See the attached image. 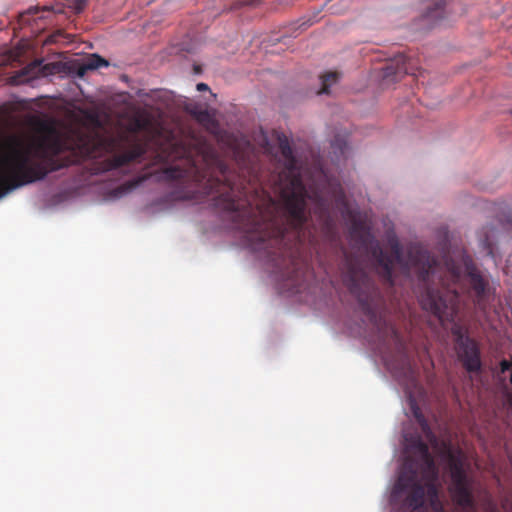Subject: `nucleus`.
Wrapping results in <instances>:
<instances>
[{"instance_id":"1","label":"nucleus","mask_w":512,"mask_h":512,"mask_svg":"<svg viewBox=\"0 0 512 512\" xmlns=\"http://www.w3.org/2000/svg\"><path fill=\"white\" fill-rule=\"evenodd\" d=\"M280 150L285 159V169L276 180V191L284 208L281 216L269 195L263 194L261 203L257 200L258 165L249 144L244 148L233 147L237 173L214 151L207 152L203 158H209L221 175V179L208 180L207 194H218L215 206L228 213L234 228L243 233L253 251L265 253L279 272L292 278L300 262L301 245L314 243L318 231L328 241L336 240L338 233L328 201L317 192L312 195L307 192L287 140L280 142Z\"/></svg>"},{"instance_id":"2","label":"nucleus","mask_w":512,"mask_h":512,"mask_svg":"<svg viewBox=\"0 0 512 512\" xmlns=\"http://www.w3.org/2000/svg\"><path fill=\"white\" fill-rule=\"evenodd\" d=\"M351 222V239L370 254L377 264L379 275L387 284H395V263L403 266L406 273L413 270L423 288L419 296L421 307L441 323L454 320L459 309L460 291L463 290L462 270L458 263L445 257L441 265L430 252L417 244L408 248L405 261L402 246L396 237L388 241L391 250V255H388L363 221L352 217Z\"/></svg>"},{"instance_id":"3","label":"nucleus","mask_w":512,"mask_h":512,"mask_svg":"<svg viewBox=\"0 0 512 512\" xmlns=\"http://www.w3.org/2000/svg\"><path fill=\"white\" fill-rule=\"evenodd\" d=\"M103 143L90 145L79 140L69 145L58 136L24 143L14 141L0 154V197L11 190L43 180L48 174L86 158H94Z\"/></svg>"},{"instance_id":"4","label":"nucleus","mask_w":512,"mask_h":512,"mask_svg":"<svg viewBox=\"0 0 512 512\" xmlns=\"http://www.w3.org/2000/svg\"><path fill=\"white\" fill-rule=\"evenodd\" d=\"M412 448L414 455L405 458L393 488V497H402L404 512H427V503L433 512H446L439 499V470L428 445L420 438Z\"/></svg>"},{"instance_id":"5","label":"nucleus","mask_w":512,"mask_h":512,"mask_svg":"<svg viewBox=\"0 0 512 512\" xmlns=\"http://www.w3.org/2000/svg\"><path fill=\"white\" fill-rule=\"evenodd\" d=\"M343 283L357 298L359 306L368 322L384 340H391L400 353L406 352V343L394 325L388 322L381 311L382 298L378 288L368 276L361 263L346 256Z\"/></svg>"},{"instance_id":"6","label":"nucleus","mask_w":512,"mask_h":512,"mask_svg":"<svg viewBox=\"0 0 512 512\" xmlns=\"http://www.w3.org/2000/svg\"><path fill=\"white\" fill-rule=\"evenodd\" d=\"M448 468L451 476L450 492L457 506L464 512H479L473 499L471 485L462 459L447 449ZM503 512H512V493L504 492L501 499ZM480 512H500L492 495L485 492L480 503Z\"/></svg>"},{"instance_id":"7","label":"nucleus","mask_w":512,"mask_h":512,"mask_svg":"<svg viewBox=\"0 0 512 512\" xmlns=\"http://www.w3.org/2000/svg\"><path fill=\"white\" fill-rule=\"evenodd\" d=\"M455 337L457 358L463 368L469 373H478L482 369L481 352L478 343L466 335L461 327L452 329Z\"/></svg>"},{"instance_id":"8","label":"nucleus","mask_w":512,"mask_h":512,"mask_svg":"<svg viewBox=\"0 0 512 512\" xmlns=\"http://www.w3.org/2000/svg\"><path fill=\"white\" fill-rule=\"evenodd\" d=\"M465 281L469 285L468 296L481 311H486L490 296L489 281L473 265H467Z\"/></svg>"},{"instance_id":"9","label":"nucleus","mask_w":512,"mask_h":512,"mask_svg":"<svg viewBox=\"0 0 512 512\" xmlns=\"http://www.w3.org/2000/svg\"><path fill=\"white\" fill-rule=\"evenodd\" d=\"M383 79L386 81H395L406 74L413 73V67L405 55H399L383 68Z\"/></svg>"},{"instance_id":"10","label":"nucleus","mask_w":512,"mask_h":512,"mask_svg":"<svg viewBox=\"0 0 512 512\" xmlns=\"http://www.w3.org/2000/svg\"><path fill=\"white\" fill-rule=\"evenodd\" d=\"M144 153L145 150L142 147V145L135 144L128 151L121 154H115L111 158H109L106 162V169H118L141 158L144 155Z\"/></svg>"},{"instance_id":"11","label":"nucleus","mask_w":512,"mask_h":512,"mask_svg":"<svg viewBox=\"0 0 512 512\" xmlns=\"http://www.w3.org/2000/svg\"><path fill=\"white\" fill-rule=\"evenodd\" d=\"M445 0H427L423 20L428 23H435L444 18Z\"/></svg>"},{"instance_id":"12","label":"nucleus","mask_w":512,"mask_h":512,"mask_svg":"<svg viewBox=\"0 0 512 512\" xmlns=\"http://www.w3.org/2000/svg\"><path fill=\"white\" fill-rule=\"evenodd\" d=\"M109 62L98 54H91L78 68V75L84 76L88 70H95L100 67H108Z\"/></svg>"},{"instance_id":"13","label":"nucleus","mask_w":512,"mask_h":512,"mask_svg":"<svg viewBox=\"0 0 512 512\" xmlns=\"http://www.w3.org/2000/svg\"><path fill=\"white\" fill-rule=\"evenodd\" d=\"M494 234L495 229L492 226L483 227L479 233L480 244L488 251L489 254H492Z\"/></svg>"},{"instance_id":"14","label":"nucleus","mask_w":512,"mask_h":512,"mask_svg":"<svg viewBox=\"0 0 512 512\" xmlns=\"http://www.w3.org/2000/svg\"><path fill=\"white\" fill-rule=\"evenodd\" d=\"M339 79V73L335 71H330L325 74H323L320 77L321 80V88L317 92L318 94H328L329 88L335 84Z\"/></svg>"},{"instance_id":"15","label":"nucleus","mask_w":512,"mask_h":512,"mask_svg":"<svg viewBox=\"0 0 512 512\" xmlns=\"http://www.w3.org/2000/svg\"><path fill=\"white\" fill-rule=\"evenodd\" d=\"M414 416H415L417 422L419 423L421 430L426 435L428 440L430 442L436 441V436L433 434L427 420L425 419V417L421 414V412L418 409L414 410Z\"/></svg>"},{"instance_id":"16","label":"nucleus","mask_w":512,"mask_h":512,"mask_svg":"<svg viewBox=\"0 0 512 512\" xmlns=\"http://www.w3.org/2000/svg\"><path fill=\"white\" fill-rule=\"evenodd\" d=\"M165 173L169 179L173 180H178L184 177V172L174 167L167 169Z\"/></svg>"},{"instance_id":"17","label":"nucleus","mask_w":512,"mask_h":512,"mask_svg":"<svg viewBox=\"0 0 512 512\" xmlns=\"http://www.w3.org/2000/svg\"><path fill=\"white\" fill-rule=\"evenodd\" d=\"M87 1L88 0H72L71 7L75 11V13L79 14L84 10Z\"/></svg>"},{"instance_id":"18","label":"nucleus","mask_w":512,"mask_h":512,"mask_svg":"<svg viewBox=\"0 0 512 512\" xmlns=\"http://www.w3.org/2000/svg\"><path fill=\"white\" fill-rule=\"evenodd\" d=\"M28 73H29V67H25L24 69H22L20 72H17L16 75H14L12 77V83L19 84L20 82H22V80H20L19 78L27 76Z\"/></svg>"},{"instance_id":"19","label":"nucleus","mask_w":512,"mask_h":512,"mask_svg":"<svg viewBox=\"0 0 512 512\" xmlns=\"http://www.w3.org/2000/svg\"><path fill=\"white\" fill-rule=\"evenodd\" d=\"M500 370H501L502 373H505L508 370L512 371V361L510 362V361H508L506 359H503L500 362Z\"/></svg>"},{"instance_id":"20","label":"nucleus","mask_w":512,"mask_h":512,"mask_svg":"<svg viewBox=\"0 0 512 512\" xmlns=\"http://www.w3.org/2000/svg\"><path fill=\"white\" fill-rule=\"evenodd\" d=\"M139 180H134V181H130L128 183H126L125 185H123V188L125 190H131L133 188H135L138 184H139Z\"/></svg>"},{"instance_id":"21","label":"nucleus","mask_w":512,"mask_h":512,"mask_svg":"<svg viewBox=\"0 0 512 512\" xmlns=\"http://www.w3.org/2000/svg\"><path fill=\"white\" fill-rule=\"evenodd\" d=\"M262 0H244L243 3L245 5H250V6H256L258 5Z\"/></svg>"},{"instance_id":"22","label":"nucleus","mask_w":512,"mask_h":512,"mask_svg":"<svg viewBox=\"0 0 512 512\" xmlns=\"http://www.w3.org/2000/svg\"><path fill=\"white\" fill-rule=\"evenodd\" d=\"M196 89L198 91H206V90H209V87L205 83H198L197 86H196Z\"/></svg>"},{"instance_id":"23","label":"nucleus","mask_w":512,"mask_h":512,"mask_svg":"<svg viewBox=\"0 0 512 512\" xmlns=\"http://www.w3.org/2000/svg\"><path fill=\"white\" fill-rule=\"evenodd\" d=\"M38 7L29 8L28 13H36L38 11Z\"/></svg>"},{"instance_id":"24","label":"nucleus","mask_w":512,"mask_h":512,"mask_svg":"<svg viewBox=\"0 0 512 512\" xmlns=\"http://www.w3.org/2000/svg\"><path fill=\"white\" fill-rule=\"evenodd\" d=\"M51 9H52L54 12H56V13H62V12H63L62 8H57V9H55L54 7H52Z\"/></svg>"},{"instance_id":"25","label":"nucleus","mask_w":512,"mask_h":512,"mask_svg":"<svg viewBox=\"0 0 512 512\" xmlns=\"http://www.w3.org/2000/svg\"><path fill=\"white\" fill-rule=\"evenodd\" d=\"M507 223H509V224H510V223H512V216H509V217L507 218Z\"/></svg>"},{"instance_id":"26","label":"nucleus","mask_w":512,"mask_h":512,"mask_svg":"<svg viewBox=\"0 0 512 512\" xmlns=\"http://www.w3.org/2000/svg\"><path fill=\"white\" fill-rule=\"evenodd\" d=\"M49 9H50V8H49V7H47V6H44V7H43V10H49Z\"/></svg>"}]
</instances>
